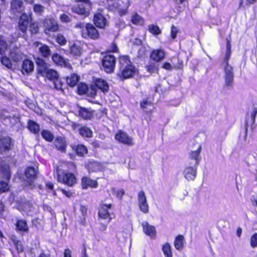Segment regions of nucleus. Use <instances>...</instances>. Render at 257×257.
<instances>
[{
    "mask_svg": "<svg viewBox=\"0 0 257 257\" xmlns=\"http://www.w3.org/2000/svg\"><path fill=\"white\" fill-rule=\"evenodd\" d=\"M36 62L38 65V73L53 81L56 89H61L62 84L58 79L59 75L57 72L53 69H49V65L41 58H37Z\"/></svg>",
    "mask_w": 257,
    "mask_h": 257,
    "instance_id": "nucleus-1",
    "label": "nucleus"
},
{
    "mask_svg": "<svg viewBox=\"0 0 257 257\" xmlns=\"http://www.w3.org/2000/svg\"><path fill=\"white\" fill-rule=\"evenodd\" d=\"M226 40V51L222 65L224 71L225 86L226 87H230L233 83L234 73L232 67L228 63L231 54L230 42L228 39H227Z\"/></svg>",
    "mask_w": 257,
    "mask_h": 257,
    "instance_id": "nucleus-2",
    "label": "nucleus"
},
{
    "mask_svg": "<svg viewBox=\"0 0 257 257\" xmlns=\"http://www.w3.org/2000/svg\"><path fill=\"white\" fill-rule=\"evenodd\" d=\"M119 73L120 77L124 79L132 77L136 73V69L133 65L127 56L120 57L119 59Z\"/></svg>",
    "mask_w": 257,
    "mask_h": 257,
    "instance_id": "nucleus-3",
    "label": "nucleus"
},
{
    "mask_svg": "<svg viewBox=\"0 0 257 257\" xmlns=\"http://www.w3.org/2000/svg\"><path fill=\"white\" fill-rule=\"evenodd\" d=\"M57 180L69 186H72L76 182V178L73 174L66 173L62 170H57Z\"/></svg>",
    "mask_w": 257,
    "mask_h": 257,
    "instance_id": "nucleus-4",
    "label": "nucleus"
},
{
    "mask_svg": "<svg viewBox=\"0 0 257 257\" xmlns=\"http://www.w3.org/2000/svg\"><path fill=\"white\" fill-rule=\"evenodd\" d=\"M81 35L85 39H97L99 34L97 29L91 24H87L85 28L81 31Z\"/></svg>",
    "mask_w": 257,
    "mask_h": 257,
    "instance_id": "nucleus-5",
    "label": "nucleus"
},
{
    "mask_svg": "<svg viewBox=\"0 0 257 257\" xmlns=\"http://www.w3.org/2000/svg\"><path fill=\"white\" fill-rule=\"evenodd\" d=\"M116 59L114 56L107 55L102 59V65L104 70L107 73L112 72L114 69Z\"/></svg>",
    "mask_w": 257,
    "mask_h": 257,
    "instance_id": "nucleus-6",
    "label": "nucleus"
},
{
    "mask_svg": "<svg viewBox=\"0 0 257 257\" xmlns=\"http://www.w3.org/2000/svg\"><path fill=\"white\" fill-rule=\"evenodd\" d=\"M44 32L46 34L50 32H56L59 30V25L57 21L53 18H48L44 20L43 22Z\"/></svg>",
    "mask_w": 257,
    "mask_h": 257,
    "instance_id": "nucleus-7",
    "label": "nucleus"
},
{
    "mask_svg": "<svg viewBox=\"0 0 257 257\" xmlns=\"http://www.w3.org/2000/svg\"><path fill=\"white\" fill-rule=\"evenodd\" d=\"M111 207V204H103L100 207L98 212L99 217L103 219H108V222L112 219L111 214L110 212Z\"/></svg>",
    "mask_w": 257,
    "mask_h": 257,
    "instance_id": "nucleus-8",
    "label": "nucleus"
},
{
    "mask_svg": "<svg viewBox=\"0 0 257 257\" xmlns=\"http://www.w3.org/2000/svg\"><path fill=\"white\" fill-rule=\"evenodd\" d=\"M90 8V7H88L84 4H77L72 7L71 10L73 13L84 16L85 17L89 15Z\"/></svg>",
    "mask_w": 257,
    "mask_h": 257,
    "instance_id": "nucleus-9",
    "label": "nucleus"
},
{
    "mask_svg": "<svg viewBox=\"0 0 257 257\" xmlns=\"http://www.w3.org/2000/svg\"><path fill=\"white\" fill-rule=\"evenodd\" d=\"M29 24V18L25 13H22L19 20L18 29L23 34L27 32Z\"/></svg>",
    "mask_w": 257,
    "mask_h": 257,
    "instance_id": "nucleus-10",
    "label": "nucleus"
},
{
    "mask_svg": "<svg viewBox=\"0 0 257 257\" xmlns=\"http://www.w3.org/2000/svg\"><path fill=\"white\" fill-rule=\"evenodd\" d=\"M138 202L140 210L144 213L149 211V205L147 203V198L144 191H140L138 194Z\"/></svg>",
    "mask_w": 257,
    "mask_h": 257,
    "instance_id": "nucleus-11",
    "label": "nucleus"
},
{
    "mask_svg": "<svg viewBox=\"0 0 257 257\" xmlns=\"http://www.w3.org/2000/svg\"><path fill=\"white\" fill-rule=\"evenodd\" d=\"M11 12L14 14L24 12L23 2L21 0H13L11 4Z\"/></svg>",
    "mask_w": 257,
    "mask_h": 257,
    "instance_id": "nucleus-12",
    "label": "nucleus"
},
{
    "mask_svg": "<svg viewBox=\"0 0 257 257\" xmlns=\"http://www.w3.org/2000/svg\"><path fill=\"white\" fill-rule=\"evenodd\" d=\"M115 139L120 143L127 145H133L132 138L130 137L126 133L118 132L115 136Z\"/></svg>",
    "mask_w": 257,
    "mask_h": 257,
    "instance_id": "nucleus-13",
    "label": "nucleus"
},
{
    "mask_svg": "<svg viewBox=\"0 0 257 257\" xmlns=\"http://www.w3.org/2000/svg\"><path fill=\"white\" fill-rule=\"evenodd\" d=\"M93 21L95 26L99 28H103L106 24V19L100 13H97L94 15Z\"/></svg>",
    "mask_w": 257,
    "mask_h": 257,
    "instance_id": "nucleus-14",
    "label": "nucleus"
},
{
    "mask_svg": "<svg viewBox=\"0 0 257 257\" xmlns=\"http://www.w3.org/2000/svg\"><path fill=\"white\" fill-rule=\"evenodd\" d=\"M11 139L9 137H4L0 139V152L3 153L11 149Z\"/></svg>",
    "mask_w": 257,
    "mask_h": 257,
    "instance_id": "nucleus-15",
    "label": "nucleus"
},
{
    "mask_svg": "<svg viewBox=\"0 0 257 257\" xmlns=\"http://www.w3.org/2000/svg\"><path fill=\"white\" fill-rule=\"evenodd\" d=\"M144 232L151 237L156 236V231L154 226L150 225L147 222L142 223Z\"/></svg>",
    "mask_w": 257,
    "mask_h": 257,
    "instance_id": "nucleus-16",
    "label": "nucleus"
},
{
    "mask_svg": "<svg viewBox=\"0 0 257 257\" xmlns=\"http://www.w3.org/2000/svg\"><path fill=\"white\" fill-rule=\"evenodd\" d=\"M34 45L36 47H38L39 51L43 56L47 57L50 55L51 51L47 45L42 44L39 42H35Z\"/></svg>",
    "mask_w": 257,
    "mask_h": 257,
    "instance_id": "nucleus-17",
    "label": "nucleus"
},
{
    "mask_svg": "<svg viewBox=\"0 0 257 257\" xmlns=\"http://www.w3.org/2000/svg\"><path fill=\"white\" fill-rule=\"evenodd\" d=\"M10 57L14 61H18L23 57V54L18 47H13L10 52Z\"/></svg>",
    "mask_w": 257,
    "mask_h": 257,
    "instance_id": "nucleus-18",
    "label": "nucleus"
},
{
    "mask_svg": "<svg viewBox=\"0 0 257 257\" xmlns=\"http://www.w3.org/2000/svg\"><path fill=\"white\" fill-rule=\"evenodd\" d=\"M184 175L188 180H193L196 175V167H188L186 168L184 171Z\"/></svg>",
    "mask_w": 257,
    "mask_h": 257,
    "instance_id": "nucleus-19",
    "label": "nucleus"
},
{
    "mask_svg": "<svg viewBox=\"0 0 257 257\" xmlns=\"http://www.w3.org/2000/svg\"><path fill=\"white\" fill-rule=\"evenodd\" d=\"M79 115L84 119H91L93 115V111L90 109L80 107L79 110Z\"/></svg>",
    "mask_w": 257,
    "mask_h": 257,
    "instance_id": "nucleus-20",
    "label": "nucleus"
},
{
    "mask_svg": "<svg viewBox=\"0 0 257 257\" xmlns=\"http://www.w3.org/2000/svg\"><path fill=\"white\" fill-rule=\"evenodd\" d=\"M165 53L164 50L157 49L152 51L151 54V58L156 62L163 60L165 57Z\"/></svg>",
    "mask_w": 257,
    "mask_h": 257,
    "instance_id": "nucleus-21",
    "label": "nucleus"
},
{
    "mask_svg": "<svg viewBox=\"0 0 257 257\" xmlns=\"http://www.w3.org/2000/svg\"><path fill=\"white\" fill-rule=\"evenodd\" d=\"M95 86L100 89L103 92H107L109 88L107 82L101 78L97 79L95 80Z\"/></svg>",
    "mask_w": 257,
    "mask_h": 257,
    "instance_id": "nucleus-22",
    "label": "nucleus"
},
{
    "mask_svg": "<svg viewBox=\"0 0 257 257\" xmlns=\"http://www.w3.org/2000/svg\"><path fill=\"white\" fill-rule=\"evenodd\" d=\"M82 187L86 189L88 187L96 188L97 186L96 181L93 180L87 177H83L82 179Z\"/></svg>",
    "mask_w": 257,
    "mask_h": 257,
    "instance_id": "nucleus-23",
    "label": "nucleus"
},
{
    "mask_svg": "<svg viewBox=\"0 0 257 257\" xmlns=\"http://www.w3.org/2000/svg\"><path fill=\"white\" fill-rule=\"evenodd\" d=\"M70 51L71 54L74 56H80L83 50L80 44L74 43L70 46Z\"/></svg>",
    "mask_w": 257,
    "mask_h": 257,
    "instance_id": "nucleus-24",
    "label": "nucleus"
},
{
    "mask_svg": "<svg viewBox=\"0 0 257 257\" xmlns=\"http://www.w3.org/2000/svg\"><path fill=\"white\" fill-rule=\"evenodd\" d=\"M34 68V63L32 61L26 59L23 61L22 64L23 72H25L28 74L33 71Z\"/></svg>",
    "mask_w": 257,
    "mask_h": 257,
    "instance_id": "nucleus-25",
    "label": "nucleus"
},
{
    "mask_svg": "<svg viewBox=\"0 0 257 257\" xmlns=\"http://www.w3.org/2000/svg\"><path fill=\"white\" fill-rule=\"evenodd\" d=\"M37 167H28L25 171V176L28 179H34L37 174Z\"/></svg>",
    "mask_w": 257,
    "mask_h": 257,
    "instance_id": "nucleus-26",
    "label": "nucleus"
},
{
    "mask_svg": "<svg viewBox=\"0 0 257 257\" xmlns=\"http://www.w3.org/2000/svg\"><path fill=\"white\" fill-rule=\"evenodd\" d=\"M55 146L62 152H65L66 148V143L64 138L58 137L55 141Z\"/></svg>",
    "mask_w": 257,
    "mask_h": 257,
    "instance_id": "nucleus-27",
    "label": "nucleus"
},
{
    "mask_svg": "<svg viewBox=\"0 0 257 257\" xmlns=\"http://www.w3.org/2000/svg\"><path fill=\"white\" fill-rule=\"evenodd\" d=\"M19 121V117L17 116H7L4 118V123L7 125L13 126Z\"/></svg>",
    "mask_w": 257,
    "mask_h": 257,
    "instance_id": "nucleus-28",
    "label": "nucleus"
},
{
    "mask_svg": "<svg viewBox=\"0 0 257 257\" xmlns=\"http://www.w3.org/2000/svg\"><path fill=\"white\" fill-rule=\"evenodd\" d=\"M0 172L2 174V177L8 180L10 179V172L9 167L7 164H4L0 165Z\"/></svg>",
    "mask_w": 257,
    "mask_h": 257,
    "instance_id": "nucleus-29",
    "label": "nucleus"
},
{
    "mask_svg": "<svg viewBox=\"0 0 257 257\" xmlns=\"http://www.w3.org/2000/svg\"><path fill=\"white\" fill-rule=\"evenodd\" d=\"M28 128L30 131L35 134H37L40 131L39 125L35 121L29 120L28 122Z\"/></svg>",
    "mask_w": 257,
    "mask_h": 257,
    "instance_id": "nucleus-30",
    "label": "nucleus"
},
{
    "mask_svg": "<svg viewBox=\"0 0 257 257\" xmlns=\"http://www.w3.org/2000/svg\"><path fill=\"white\" fill-rule=\"evenodd\" d=\"M184 243V238L183 235H178L174 241V246L176 249L181 250L183 248Z\"/></svg>",
    "mask_w": 257,
    "mask_h": 257,
    "instance_id": "nucleus-31",
    "label": "nucleus"
},
{
    "mask_svg": "<svg viewBox=\"0 0 257 257\" xmlns=\"http://www.w3.org/2000/svg\"><path fill=\"white\" fill-rule=\"evenodd\" d=\"M131 21L134 25L140 26H143L145 22L144 19L137 13L133 15Z\"/></svg>",
    "mask_w": 257,
    "mask_h": 257,
    "instance_id": "nucleus-32",
    "label": "nucleus"
},
{
    "mask_svg": "<svg viewBox=\"0 0 257 257\" xmlns=\"http://www.w3.org/2000/svg\"><path fill=\"white\" fill-rule=\"evenodd\" d=\"M78 75L72 74L67 78V83L71 87H74L76 85L79 80Z\"/></svg>",
    "mask_w": 257,
    "mask_h": 257,
    "instance_id": "nucleus-33",
    "label": "nucleus"
},
{
    "mask_svg": "<svg viewBox=\"0 0 257 257\" xmlns=\"http://www.w3.org/2000/svg\"><path fill=\"white\" fill-rule=\"evenodd\" d=\"M162 249L165 257H172L171 246L170 243L166 242L163 244Z\"/></svg>",
    "mask_w": 257,
    "mask_h": 257,
    "instance_id": "nucleus-34",
    "label": "nucleus"
},
{
    "mask_svg": "<svg viewBox=\"0 0 257 257\" xmlns=\"http://www.w3.org/2000/svg\"><path fill=\"white\" fill-rule=\"evenodd\" d=\"M79 134L83 137L91 138L92 135V131L87 127L83 126L79 130Z\"/></svg>",
    "mask_w": 257,
    "mask_h": 257,
    "instance_id": "nucleus-35",
    "label": "nucleus"
},
{
    "mask_svg": "<svg viewBox=\"0 0 257 257\" xmlns=\"http://www.w3.org/2000/svg\"><path fill=\"white\" fill-rule=\"evenodd\" d=\"M52 60L55 63L60 66L66 65L65 60L60 55L55 54L52 56Z\"/></svg>",
    "mask_w": 257,
    "mask_h": 257,
    "instance_id": "nucleus-36",
    "label": "nucleus"
},
{
    "mask_svg": "<svg viewBox=\"0 0 257 257\" xmlns=\"http://www.w3.org/2000/svg\"><path fill=\"white\" fill-rule=\"evenodd\" d=\"M141 106L146 112H150L152 110V104L151 102L148 101L147 100H143L141 103Z\"/></svg>",
    "mask_w": 257,
    "mask_h": 257,
    "instance_id": "nucleus-37",
    "label": "nucleus"
},
{
    "mask_svg": "<svg viewBox=\"0 0 257 257\" xmlns=\"http://www.w3.org/2000/svg\"><path fill=\"white\" fill-rule=\"evenodd\" d=\"M17 229L20 231H26L28 230V227L26 222L23 220H19L17 221Z\"/></svg>",
    "mask_w": 257,
    "mask_h": 257,
    "instance_id": "nucleus-38",
    "label": "nucleus"
},
{
    "mask_svg": "<svg viewBox=\"0 0 257 257\" xmlns=\"http://www.w3.org/2000/svg\"><path fill=\"white\" fill-rule=\"evenodd\" d=\"M9 47H10L9 44L2 37H0V53L3 54L5 52L6 50Z\"/></svg>",
    "mask_w": 257,
    "mask_h": 257,
    "instance_id": "nucleus-39",
    "label": "nucleus"
},
{
    "mask_svg": "<svg viewBox=\"0 0 257 257\" xmlns=\"http://www.w3.org/2000/svg\"><path fill=\"white\" fill-rule=\"evenodd\" d=\"M41 135L45 140L48 142H52L54 139L53 135L48 130H43Z\"/></svg>",
    "mask_w": 257,
    "mask_h": 257,
    "instance_id": "nucleus-40",
    "label": "nucleus"
},
{
    "mask_svg": "<svg viewBox=\"0 0 257 257\" xmlns=\"http://www.w3.org/2000/svg\"><path fill=\"white\" fill-rule=\"evenodd\" d=\"M33 10L35 13L41 15L44 13L45 7L40 4H35L33 6Z\"/></svg>",
    "mask_w": 257,
    "mask_h": 257,
    "instance_id": "nucleus-41",
    "label": "nucleus"
},
{
    "mask_svg": "<svg viewBox=\"0 0 257 257\" xmlns=\"http://www.w3.org/2000/svg\"><path fill=\"white\" fill-rule=\"evenodd\" d=\"M88 87L84 83H80L78 86V92L79 94H84L88 91Z\"/></svg>",
    "mask_w": 257,
    "mask_h": 257,
    "instance_id": "nucleus-42",
    "label": "nucleus"
},
{
    "mask_svg": "<svg viewBox=\"0 0 257 257\" xmlns=\"http://www.w3.org/2000/svg\"><path fill=\"white\" fill-rule=\"evenodd\" d=\"M201 150V147L200 145H199L196 151H192L190 153L191 158L196 160V164H198L197 159L200 153Z\"/></svg>",
    "mask_w": 257,
    "mask_h": 257,
    "instance_id": "nucleus-43",
    "label": "nucleus"
},
{
    "mask_svg": "<svg viewBox=\"0 0 257 257\" xmlns=\"http://www.w3.org/2000/svg\"><path fill=\"white\" fill-rule=\"evenodd\" d=\"M149 31L153 35H159L161 33L159 27L154 25H151L149 26Z\"/></svg>",
    "mask_w": 257,
    "mask_h": 257,
    "instance_id": "nucleus-44",
    "label": "nucleus"
},
{
    "mask_svg": "<svg viewBox=\"0 0 257 257\" xmlns=\"http://www.w3.org/2000/svg\"><path fill=\"white\" fill-rule=\"evenodd\" d=\"M76 153L80 156H82L87 152L86 148L83 145H78L76 150Z\"/></svg>",
    "mask_w": 257,
    "mask_h": 257,
    "instance_id": "nucleus-45",
    "label": "nucleus"
},
{
    "mask_svg": "<svg viewBox=\"0 0 257 257\" xmlns=\"http://www.w3.org/2000/svg\"><path fill=\"white\" fill-rule=\"evenodd\" d=\"M1 63L8 68H11L12 66V64L10 60L6 56L1 58Z\"/></svg>",
    "mask_w": 257,
    "mask_h": 257,
    "instance_id": "nucleus-46",
    "label": "nucleus"
},
{
    "mask_svg": "<svg viewBox=\"0 0 257 257\" xmlns=\"http://www.w3.org/2000/svg\"><path fill=\"white\" fill-rule=\"evenodd\" d=\"M9 190V185L7 182L0 181V193L8 191Z\"/></svg>",
    "mask_w": 257,
    "mask_h": 257,
    "instance_id": "nucleus-47",
    "label": "nucleus"
},
{
    "mask_svg": "<svg viewBox=\"0 0 257 257\" xmlns=\"http://www.w3.org/2000/svg\"><path fill=\"white\" fill-rule=\"evenodd\" d=\"M56 40V42L61 45H64L66 44V40L62 35L58 34Z\"/></svg>",
    "mask_w": 257,
    "mask_h": 257,
    "instance_id": "nucleus-48",
    "label": "nucleus"
},
{
    "mask_svg": "<svg viewBox=\"0 0 257 257\" xmlns=\"http://www.w3.org/2000/svg\"><path fill=\"white\" fill-rule=\"evenodd\" d=\"M257 0H241L240 6L242 7H248L251 4L255 3Z\"/></svg>",
    "mask_w": 257,
    "mask_h": 257,
    "instance_id": "nucleus-49",
    "label": "nucleus"
},
{
    "mask_svg": "<svg viewBox=\"0 0 257 257\" xmlns=\"http://www.w3.org/2000/svg\"><path fill=\"white\" fill-rule=\"evenodd\" d=\"M250 245L252 247H257V233L253 234L250 238Z\"/></svg>",
    "mask_w": 257,
    "mask_h": 257,
    "instance_id": "nucleus-50",
    "label": "nucleus"
},
{
    "mask_svg": "<svg viewBox=\"0 0 257 257\" xmlns=\"http://www.w3.org/2000/svg\"><path fill=\"white\" fill-rule=\"evenodd\" d=\"M30 29L32 33L36 34L38 32L39 27L36 23H33L30 25Z\"/></svg>",
    "mask_w": 257,
    "mask_h": 257,
    "instance_id": "nucleus-51",
    "label": "nucleus"
},
{
    "mask_svg": "<svg viewBox=\"0 0 257 257\" xmlns=\"http://www.w3.org/2000/svg\"><path fill=\"white\" fill-rule=\"evenodd\" d=\"M257 114V106H253L250 112L251 120L252 123L254 122L256 115Z\"/></svg>",
    "mask_w": 257,
    "mask_h": 257,
    "instance_id": "nucleus-52",
    "label": "nucleus"
},
{
    "mask_svg": "<svg viewBox=\"0 0 257 257\" xmlns=\"http://www.w3.org/2000/svg\"><path fill=\"white\" fill-rule=\"evenodd\" d=\"M60 20L62 23H69L71 21L70 18L65 14H61L60 16Z\"/></svg>",
    "mask_w": 257,
    "mask_h": 257,
    "instance_id": "nucleus-53",
    "label": "nucleus"
},
{
    "mask_svg": "<svg viewBox=\"0 0 257 257\" xmlns=\"http://www.w3.org/2000/svg\"><path fill=\"white\" fill-rule=\"evenodd\" d=\"M96 87L95 85H91L90 89H88L87 92L88 94L90 95L91 97H94L96 94Z\"/></svg>",
    "mask_w": 257,
    "mask_h": 257,
    "instance_id": "nucleus-54",
    "label": "nucleus"
},
{
    "mask_svg": "<svg viewBox=\"0 0 257 257\" xmlns=\"http://www.w3.org/2000/svg\"><path fill=\"white\" fill-rule=\"evenodd\" d=\"M178 32L177 28L174 26H172L171 36L172 39H175L176 37V35Z\"/></svg>",
    "mask_w": 257,
    "mask_h": 257,
    "instance_id": "nucleus-55",
    "label": "nucleus"
},
{
    "mask_svg": "<svg viewBox=\"0 0 257 257\" xmlns=\"http://www.w3.org/2000/svg\"><path fill=\"white\" fill-rule=\"evenodd\" d=\"M127 6L124 9L118 8V12L121 16L125 15L127 13Z\"/></svg>",
    "mask_w": 257,
    "mask_h": 257,
    "instance_id": "nucleus-56",
    "label": "nucleus"
},
{
    "mask_svg": "<svg viewBox=\"0 0 257 257\" xmlns=\"http://www.w3.org/2000/svg\"><path fill=\"white\" fill-rule=\"evenodd\" d=\"M77 2H82L84 5L87 6L88 7H91V3L89 0H75Z\"/></svg>",
    "mask_w": 257,
    "mask_h": 257,
    "instance_id": "nucleus-57",
    "label": "nucleus"
},
{
    "mask_svg": "<svg viewBox=\"0 0 257 257\" xmlns=\"http://www.w3.org/2000/svg\"><path fill=\"white\" fill-rule=\"evenodd\" d=\"M16 246L18 251L22 252L23 251V246L20 241L16 243Z\"/></svg>",
    "mask_w": 257,
    "mask_h": 257,
    "instance_id": "nucleus-58",
    "label": "nucleus"
},
{
    "mask_svg": "<svg viewBox=\"0 0 257 257\" xmlns=\"http://www.w3.org/2000/svg\"><path fill=\"white\" fill-rule=\"evenodd\" d=\"M64 257H71V251L69 249H66L64 253Z\"/></svg>",
    "mask_w": 257,
    "mask_h": 257,
    "instance_id": "nucleus-59",
    "label": "nucleus"
},
{
    "mask_svg": "<svg viewBox=\"0 0 257 257\" xmlns=\"http://www.w3.org/2000/svg\"><path fill=\"white\" fill-rule=\"evenodd\" d=\"M87 208L84 206H81L80 211L83 216H85L87 213Z\"/></svg>",
    "mask_w": 257,
    "mask_h": 257,
    "instance_id": "nucleus-60",
    "label": "nucleus"
},
{
    "mask_svg": "<svg viewBox=\"0 0 257 257\" xmlns=\"http://www.w3.org/2000/svg\"><path fill=\"white\" fill-rule=\"evenodd\" d=\"M163 68L167 70H170L172 67L169 63L165 62L163 65Z\"/></svg>",
    "mask_w": 257,
    "mask_h": 257,
    "instance_id": "nucleus-61",
    "label": "nucleus"
},
{
    "mask_svg": "<svg viewBox=\"0 0 257 257\" xmlns=\"http://www.w3.org/2000/svg\"><path fill=\"white\" fill-rule=\"evenodd\" d=\"M147 70L150 73H154L156 71V68L153 66H149L147 67Z\"/></svg>",
    "mask_w": 257,
    "mask_h": 257,
    "instance_id": "nucleus-62",
    "label": "nucleus"
},
{
    "mask_svg": "<svg viewBox=\"0 0 257 257\" xmlns=\"http://www.w3.org/2000/svg\"><path fill=\"white\" fill-rule=\"evenodd\" d=\"M62 192L64 195H65L68 197H71L72 195V193L70 191H67L64 190H62Z\"/></svg>",
    "mask_w": 257,
    "mask_h": 257,
    "instance_id": "nucleus-63",
    "label": "nucleus"
},
{
    "mask_svg": "<svg viewBox=\"0 0 257 257\" xmlns=\"http://www.w3.org/2000/svg\"><path fill=\"white\" fill-rule=\"evenodd\" d=\"M251 201L252 205H253L255 207L257 206V199H255L254 197L252 198L251 199Z\"/></svg>",
    "mask_w": 257,
    "mask_h": 257,
    "instance_id": "nucleus-64",
    "label": "nucleus"
}]
</instances>
